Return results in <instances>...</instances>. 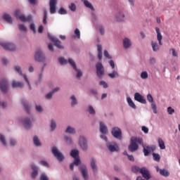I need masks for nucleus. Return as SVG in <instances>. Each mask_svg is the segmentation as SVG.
<instances>
[{"label": "nucleus", "instance_id": "obj_1", "mask_svg": "<svg viewBox=\"0 0 180 180\" xmlns=\"http://www.w3.org/2000/svg\"><path fill=\"white\" fill-rule=\"evenodd\" d=\"M143 143V139L137 137H132L131 139L130 145L128 147L129 151L131 153H134L139 150V144Z\"/></svg>", "mask_w": 180, "mask_h": 180}, {"label": "nucleus", "instance_id": "obj_2", "mask_svg": "<svg viewBox=\"0 0 180 180\" xmlns=\"http://www.w3.org/2000/svg\"><path fill=\"white\" fill-rule=\"evenodd\" d=\"M15 16L22 22H30L32 20V15H28L26 18L24 15H20V11L19 10L15 11Z\"/></svg>", "mask_w": 180, "mask_h": 180}, {"label": "nucleus", "instance_id": "obj_3", "mask_svg": "<svg viewBox=\"0 0 180 180\" xmlns=\"http://www.w3.org/2000/svg\"><path fill=\"white\" fill-rule=\"evenodd\" d=\"M35 61H38V63H43L46 60V57L44 54L40 49H37L35 52L34 55Z\"/></svg>", "mask_w": 180, "mask_h": 180}, {"label": "nucleus", "instance_id": "obj_4", "mask_svg": "<svg viewBox=\"0 0 180 180\" xmlns=\"http://www.w3.org/2000/svg\"><path fill=\"white\" fill-rule=\"evenodd\" d=\"M96 74L98 78H102L105 74V69L103 68V65L101 63H97L96 65Z\"/></svg>", "mask_w": 180, "mask_h": 180}, {"label": "nucleus", "instance_id": "obj_5", "mask_svg": "<svg viewBox=\"0 0 180 180\" xmlns=\"http://www.w3.org/2000/svg\"><path fill=\"white\" fill-rule=\"evenodd\" d=\"M52 153L58 161H64V155H63V153H61L56 147L52 148Z\"/></svg>", "mask_w": 180, "mask_h": 180}, {"label": "nucleus", "instance_id": "obj_6", "mask_svg": "<svg viewBox=\"0 0 180 180\" xmlns=\"http://www.w3.org/2000/svg\"><path fill=\"white\" fill-rule=\"evenodd\" d=\"M111 134L115 137V139H117L118 140H122V130L119 127H114L112 129Z\"/></svg>", "mask_w": 180, "mask_h": 180}, {"label": "nucleus", "instance_id": "obj_7", "mask_svg": "<svg viewBox=\"0 0 180 180\" xmlns=\"http://www.w3.org/2000/svg\"><path fill=\"white\" fill-rule=\"evenodd\" d=\"M4 50H8V51H15L16 50V46L13 43L6 42L0 44Z\"/></svg>", "mask_w": 180, "mask_h": 180}, {"label": "nucleus", "instance_id": "obj_8", "mask_svg": "<svg viewBox=\"0 0 180 180\" xmlns=\"http://www.w3.org/2000/svg\"><path fill=\"white\" fill-rule=\"evenodd\" d=\"M68 63H69V64H70V65H72V67H73V69L76 71L77 78L82 77V72L81 71V70H78L77 68V65L75 64V61H74V60H72V58H69L68 59Z\"/></svg>", "mask_w": 180, "mask_h": 180}, {"label": "nucleus", "instance_id": "obj_9", "mask_svg": "<svg viewBox=\"0 0 180 180\" xmlns=\"http://www.w3.org/2000/svg\"><path fill=\"white\" fill-rule=\"evenodd\" d=\"M49 39H50V40H51V41H53L54 45L58 48V49H64V46H63V45H61V42L60 41V39L53 37L51 34H48Z\"/></svg>", "mask_w": 180, "mask_h": 180}, {"label": "nucleus", "instance_id": "obj_10", "mask_svg": "<svg viewBox=\"0 0 180 180\" xmlns=\"http://www.w3.org/2000/svg\"><path fill=\"white\" fill-rule=\"evenodd\" d=\"M134 99L136 101V102H139V103H143V105L147 103V101H146L144 96L141 95L140 93L134 94Z\"/></svg>", "mask_w": 180, "mask_h": 180}, {"label": "nucleus", "instance_id": "obj_11", "mask_svg": "<svg viewBox=\"0 0 180 180\" xmlns=\"http://www.w3.org/2000/svg\"><path fill=\"white\" fill-rule=\"evenodd\" d=\"M155 151V146H143V153L145 157H147L150 154V153H153Z\"/></svg>", "mask_w": 180, "mask_h": 180}, {"label": "nucleus", "instance_id": "obj_12", "mask_svg": "<svg viewBox=\"0 0 180 180\" xmlns=\"http://www.w3.org/2000/svg\"><path fill=\"white\" fill-rule=\"evenodd\" d=\"M0 89H1L2 92H8V82L6 79H3L0 81Z\"/></svg>", "mask_w": 180, "mask_h": 180}, {"label": "nucleus", "instance_id": "obj_13", "mask_svg": "<svg viewBox=\"0 0 180 180\" xmlns=\"http://www.w3.org/2000/svg\"><path fill=\"white\" fill-rule=\"evenodd\" d=\"M107 147L111 153H115V151H119V146H117V143H116V142L108 143L107 145Z\"/></svg>", "mask_w": 180, "mask_h": 180}, {"label": "nucleus", "instance_id": "obj_14", "mask_svg": "<svg viewBox=\"0 0 180 180\" xmlns=\"http://www.w3.org/2000/svg\"><path fill=\"white\" fill-rule=\"evenodd\" d=\"M79 144L82 150L86 151L88 148V144L86 143V139L84 136H81L79 138Z\"/></svg>", "mask_w": 180, "mask_h": 180}, {"label": "nucleus", "instance_id": "obj_15", "mask_svg": "<svg viewBox=\"0 0 180 180\" xmlns=\"http://www.w3.org/2000/svg\"><path fill=\"white\" fill-rule=\"evenodd\" d=\"M57 5V0H50L49 6H50V13H56V6Z\"/></svg>", "mask_w": 180, "mask_h": 180}, {"label": "nucleus", "instance_id": "obj_16", "mask_svg": "<svg viewBox=\"0 0 180 180\" xmlns=\"http://www.w3.org/2000/svg\"><path fill=\"white\" fill-rule=\"evenodd\" d=\"M140 174H141L143 178H145V179H150V173H148V170L146 167L140 169Z\"/></svg>", "mask_w": 180, "mask_h": 180}, {"label": "nucleus", "instance_id": "obj_17", "mask_svg": "<svg viewBox=\"0 0 180 180\" xmlns=\"http://www.w3.org/2000/svg\"><path fill=\"white\" fill-rule=\"evenodd\" d=\"M80 172L84 180H88V170L86 166L80 167Z\"/></svg>", "mask_w": 180, "mask_h": 180}, {"label": "nucleus", "instance_id": "obj_18", "mask_svg": "<svg viewBox=\"0 0 180 180\" xmlns=\"http://www.w3.org/2000/svg\"><path fill=\"white\" fill-rule=\"evenodd\" d=\"M3 19L6 22H7V23H10L11 25H12V23H13V20H12V17L8 13H5L3 15Z\"/></svg>", "mask_w": 180, "mask_h": 180}, {"label": "nucleus", "instance_id": "obj_19", "mask_svg": "<svg viewBox=\"0 0 180 180\" xmlns=\"http://www.w3.org/2000/svg\"><path fill=\"white\" fill-rule=\"evenodd\" d=\"M156 33H157V39L158 41L159 45L162 46V42L161 41L162 40V35L161 34V32H160V28L155 27Z\"/></svg>", "mask_w": 180, "mask_h": 180}, {"label": "nucleus", "instance_id": "obj_20", "mask_svg": "<svg viewBox=\"0 0 180 180\" xmlns=\"http://www.w3.org/2000/svg\"><path fill=\"white\" fill-rule=\"evenodd\" d=\"M32 168L33 169V172H32L31 176L32 178H33V179H34V178H36L37 175H39V171H38L39 169L34 165H32Z\"/></svg>", "mask_w": 180, "mask_h": 180}, {"label": "nucleus", "instance_id": "obj_21", "mask_svg": "<svg viewBox=\"0 0 180 180\" xmlns=\"http://www.w3.org/2000/svg\"><path fill=\"white\" fill-rule=\"evenodd\" d=\"M24 127L25 129H30L32 127V120L30 118H26L23 121Z\"/></svg>", "mask_w": 180, "mask_h": 180}, {"label": "nucleus", "instance_id": "obj_22", "mask_svg": "<svg viewBox=\"0 0 180 180\" xmlns=\"http://www.w3.org/2000/svg\"><path fill=\"white\" fill-rule=\"evenodd\" d=\"M100 131L103 134H106V133H108V127L102 122H100Z\"/></svg>", "mask_w": 180, "mask_h": 180}, {"label": "nucleus", "instance_id": "obj_23", "mask_svg": "<svg viewBox=\"0 0 180 180\" xmlns=\"http://www.w3.org/2000/svg\"><path fill=\"white\" fill-rule=\"evenodd\" d=\"M90 164L94 172H96L98 171V166H96V161H95V159L91 158L90 160Z\"/></svg>", "mask_w": 180, "mask_h": 180}, {"label": "nucleus", "instance_id": "obj_24", "mask_svg": "<svg viewBox=\"0 0 180 180\" xmlns=\"http://www.w3.org/2000/svg\"><path fill=\"white\" fill-rule=\"evenodd\" d=\"M25 84L20 82H16L15 80L12 82V87L13 88H23Z\"/></svg>", "mask_w": 180, "mask_h": 180}, {"label": "nucleus", "instance_id": "obj_25", "mask_svg": "<svg viewBox=\"0 0 180 180\" xmlns=\"http://www.w3.org/2000/svg\"><path fill=\"white\" fill-rule=\"evenodd\" d=\"M123 44H124V49H129V47L131 46V41L128 38H125L123 40Z\"/></svg>", "mask_w": 180, "mask_h": 180}, {"label": "nucleus", "instance_id": "obj_26", "mask_svg": "<svg viewBox=\"0 0 180 180\" xmlns=\"http://www.w3.org/2000/svg\"><path fill=\"white\" fill-rule=\"evenodd\" d=\"M127 101L130 108H132V109H136V104H134V102H133V100H131V98L127 97Z\"/></svg>", "mask_w": 180, "mask_h": 180}, {"label": "nucleus", "instance_id": "obj_27", "mask_svg": "<svg viewBox=\"0 0 180 180\" xmlns=\"http://www.w3.org/2000/svg\"><path fill=\"white\" fill-rule=\"evenodd\" d=\"M158 141L160 148L161 150H165V143L164 142L162 139L159 138Z\"/></svg>", "mask_w": 180, "mask_h": 180}, {"label": "nucleus", "instance_id": "obj_28", "mask_svg": "<svg viewBox=\"0 0 180 180\" xmlns=\"http://www.w3.org/2000/svg\"><path fill=\"white\" fill-rule=\"evenodd\" d=\"M151 46L153 51H158V50H160V46H158V44H157L155 41H152Z\"/></svg>", "mask_w": 180, "mask_h": 180}, {"label": "nucleus", "instance_id": "obj_29", "mask_svg": "<svg viewBox=\"0 0 180 180\" xmlns=\"http://www.w3.org/2000/svg\"><path fill=\"white\" fill-rule=\"evenodd\" d=\"M84 4L86 8H89V9H91V11H95L94 6H92V4L89 2L88 0H84Z\"/></svg>", "mask_w": 180, "mask_h": 180}, {"label": "nucleus", "instance_id": "obj_30", "mask_svg": "<svg viewBox=\"0 0 180 180\" xmlns=\"http://www.w3.org/2000/svg\"><path fill=\"white\" fill-rule=\"evenodd\" d=\"M79 155V151H78V150H72L70 152V155L73 158H77Z\"/></svg>", "mask_w": 180, "mask_h": 180}, {"label": "nucleus", "instance_id": "obj_31", "mask_svg": "<svg viewBox=\"0 0 180 180\" xmlns=\"http://www.w3.org/2000/svg\"><path fill=\"white\" fill-rule=\"evenodd\" d=\"M33 141H34V146H36L37 147H40V146H41V143H40V140L39 139V137L34 136Z\"/></svg>", "mask_w": 180, "mask_h": 180}, {"label": "nucleus", "instance_id": "obj_32", "mask_svg": "<svg viewBox=\"0 0 180 180\" xmlns=\"http://www.w3.org/2000/svg\"><path fill=\"white\" fill-rule=\"evenodd\" d=\"M65 133H69L70 134H75V129L68 126L65 130Z\"/></svg>", "mask_w": 180, "mask_h": 180}, {"label": "nucleus", "instance_id": "obj_33", "mask_svg": "<svg viewBox=\"0 0 180 180\" xmlns=\"http://www.w3.org/2000/svg\"><path fill=\"white\" fill-rule=\"evenodd\" d=\"M123 19H124V14L122 13H118L116 16V20H117V22H122Z\"/></svg>", "mask_w": 180, "mask_h": 180}, {"label": "nucleus", "instance_id": "obj_34", "mask_svg": "<svg viewBox=\"0 0 180 180\" xmlns=\"http://www.w3.org/2000/svg\"><path fill=\"white\" fill-rule=\"evenodd\" d=\"M153 157L154 161H157V162H160V160H161V156L158 153H153L152 154Z\"/></svg>", "mask_w": 180, "mask_h": 180}, {"label": "nucleus", "instance_id": "obj_35", "mask_svg": "<svg viewBox=\"0 0 180 180\" xmlns=\"http://www.w3.org/2000/svg\"><path fill=\"white\" fill-rule=\"evenodd\" d=\"M108 77L110 78H117L119 77V73L116 70H113L112 73H108Z\"/></svg>", "mask_w": 180, "mask_h": 180}, {"label": "nucleus", "instance_id": "obj_36", "mask_svg": "<svg viewBox=\"0 0 180 180\" xmlns=\"http://www.w3.org/2000/svg\"><path fill=\"white\" fill-rule=\"evenodd\" d=\"M160 175H162L163 176H168L169 175V172L168 171L165 170V169L160 170Z\"/></svg>", "mask_w": 180, "mask_h": 180}, {"label": "nucleus", "instance_id": "obj_37", "mask_svg": "<svg viewBox=\"0 0 180 180\" xmlns=\"http://www.w3.org/2000/svg\"><path fill=\"white\" fill-rule=\"evenodd\" d=\"M70 99L72 100L71 105L72 106H75L78 102L77 101V98H75V96H72L70 97Z\"/></svg>", "mask_w": 180, "mask_h": 180}, {"label": "nucleus", "instance_id": "obj_38", "mask_svg": "<svg viewBox=\"0 0 180 180\" xmlns=\"http://www.w3.org/2000/svg\"><path fill=\"white\" fill-rule=\"evenodd\" d=\"M57 127V124L56 123V121L54 120H51V129L56 130V128Z\"/></svg>", "mask_w": 180, "mask_h": 180}, {"label": "nucleus", "instance_id": "obj_39", "mask_svg": "<svg viewBox=\"0 0 180 180\" xmlns=\"http://www.w3.org/2000/svg\"><path fill=\"white\" fill-rule=\"evenodd\" d=\"M141 78H142V79H147V78H148V73L146 71H143L141 73Z\"/></svg>", "mask_w": 180, "mask_h": 180}, {"label": "nucleus", "instance_id": "obj_40", "mask_svg": "<svg viewBox=\"0 0 180 180\" xmlns=\"http://www.w3.org/2000/svg\"><path fill=\"white\" fill-rule=\"evenodd\" d=\"M22 103L24 106V109L25 110V112H27V113H29V104H27V103H26V101H22Z\"/></svg>", "mask_w": 180, "mask_h": 180}, {"label": "nucleus", "instance_id": "obj_41", "mask_svg": "<svg viewBox=\"0 0 180 180\" xmlns=\"http://www.w3.org/2000/svg\"><path fill=\"white\" fill-rule=\"evenodd\" d=\"M58 61H59L60 64H61V65H64L68 63L67 59H65L64 58H59Z\"/></svg>", "mask_w": 180, "mask_h": 180}, {"label": "nucleus", "instance_id": "obj_42", "mask_svg": "<svg viewBox=\"0 0 180 180\" xmlns=\"http://www.w3.org/2000/svg\"><path fill=\"white\" fill-rule=\"evenodd\" d=\"M44 25H47V11L44 10V19H43Z\"/></svg>", "mask_w": 180, "mask_h": 180}, {"label": "nucleus", "instance_id": "obj_43", "mask_svg": "<svg viewBox=\"0 0 180 180\" xmlns=\"http://www.w3.org/2000/svg\"><path fill=\"white\" fill-rule=\"evenodd\" d=\"M75 34L77 39H81V32L78 28H76L75 30Z\"/></svg>", "mask_w": 180, "mask_h": 180}, {"label": "nucleus", "instance_id": "obj_44", "mask_svg": "<svg viewBox=\"0 0 180 180\" xmlns=\"http://www.w3.org/2000/svg\"><path fill=\"white\" fill-rule=\"evenodd\" d=\"M141 169H140L139 167H137V166H133L132 167H131V171H132V172H134L135 174L136 173H137V172H140V170H141Z\"/></svg>", "mask_w": 180, "mask_h": 180}, {"label": "nucleus", "instance_id": "obj_45", "mask_svg": "<svg viewBox=\"0 0 180 180\" xmlns=\"http://www.w3.org/2000/svg\"><path fill=\"white\" fill-rule=\"evenodd\" d=\"M69 9H70V11H72V12H75V11L77 10V6H75V4L74 3H72L69 6Z\"/></svg>", "mask_w": 180, "mask_h": 180}, {"label": "nucleus", "instance_id": "obj_46", "mask_svg": "<svg viewBox=\"0 0 180 180\" xmlns=\"http://www.w3.org/2000/svg\"><path fill=\"white\" fill-rule=\"evenodd\" d=\"M0 141L2 143L3 146H6V141L5 140V136L0 134Z\"/></svg>", "mask_w": 180, "mask_h": 180}, {"label": "nucleus", "instance_id": "obj_47", "mask_svg": "<svg viewBox=\"0 0 180 180\" xmlns=\"http://www.w3.org/2000/svg\"><path fill=\"white\" fill-rule=\"evenodd\" d=\"M147 100L150 103H153L154 102V98H153V96L150 94L147 95Z\"/></svg>", "mask_w": 180, "mask_h": 180}, {"label": "nucleus", "instance_id": "obj_48", "mask_svg": "<svg viewBox=\"0 0 180 180\" xmlns=\"http://www.w3.org/2000/svg\"><path fill=\"white\" fill-rule=\"evenodd\" d=\"M39 164H41V165H43V167H46L47 168H49V162H47L46 160L39 161Z\"/></svg>", "mask_w": 180, "mask_h": 180}, {"label": "nucleus", "instance_id": "obj_49", "mask_svg": "<svg viewBox=\"0 0 180 180\" xmlns=\"http://www.w3.org/2000/svg\"><path fill=\"white\" fill-rule=\"evenodd\" d=\"M60 15H67V11L64 8H60L58 11Z\"/></svg>", "mask_w": 180, "mask_h": 180}, {"label": "nucleus", "instance_id": "obj_50", "mask_svg": "<svg viewBox=\"0 0 180 180\" xmlns=\"http://www.w3.org/2000/svg\"><path fill=\"white\" fill-rule=\"evenodd\" d=\"M23 77L27 85L29 86V89H32V86H30V82H29V79H27V76L26 75H23Z\"/></svg>", "mask_w": 180, "mask_h": 180}, {"label": "nucleus", "instance_id": "obj_51", "mask_svg": "<svg viewBox=\"0 0 180 180\" xmlns=\"http://www.w3.org/2000/svg\"><path fill=\"white\" fill-rule=\"evenodd\" d=\"M89 112L90 113V115H95L96 113L95 110L94 109V107H92L91 105L89 106Z\"/></svg>", "mask_w": 180, "mask_h": 180}, {"label": "nucleus", "instance_id": "obj_52", "mask_svg": "<svg viewBox=\"0 0 180 180\" xmlns=\"http://www.w3.org/2000/svg\"><path fill=\"white\" fill-rule=\"evenodd\" d=\"M18 28L22 31V32H26L27 29L24 25L20 24L18 25Z\"/></svg>", "mask_w": 180, "mask_h": 180}, {"label": "nucleus", "instance_id": "obj_53", "mask_svg": "<svg viewBox=\"0 0 180 180\" xmlns=\"http://www.w3.org/2000/svg\"><path fill=\"white\" fill-rule=\"evenodd\" d=\"M75 165H79L81 164V160H79V158H75V161L73 162Z\"/></svg>", "mask_w": 180, "mask_h": 180}, {"label": "nucleus", "instance_id": "obj_54", "mask_svg": "<svg viewBox=\"0 0 180 180\" xmlns=\"http://www.w3.org/2000/svg\"><path fill=\"white\" fill-rule=\"evenodd\" d=\"M65 140L68 144H72V139L68 136H65Z\"/></svg>", "mask_w": 180, "mask_h": 180}, {"label": "nucleus", "instance_id": "obj_55", "mask_svg": "<svg viewBox=\"0 0 180 180\" xmlns=\"http://www.w3.org/2000/svg\"><path fill=\"white\" fill-rule=\"evenodd\" d=\"M167 112L169 113V115H172V113H175V110L172 108V107H169L167 108Z\"/></svg>", "mask_w": 180, "mask_h": 180}, {"label": "nucleus", "instance_id": "obj_56", "mask_svg": "<svg viewBox=\"0 0 180 180\" xmlns=\"http://www.w3.org/2000/svg\"><path fill=\"white\" fill-rule=\"evenodd\" d=\"M53 94H53L52 91H51L50 93L46 94L45 98H46V99H51V98H53Z\"/></svg>", "mask_w": 180, "mask_h": 180}, {"label": "nucleus", "instance_id": "obj_57", "mask_svg": "<svg viewBox=\"0 0 180 180\" xmlns=\"http://www.w3.org/2000/svg\"><path fill=\"white\" fill-rule=\"evenodd\" d=\"M15 70L17 72H18V74L21 75H23L22 74V70L20 69V66H15Z\"/></svg>", "mask_w": 180, "mask_h": 180}, {"label": "nucleus", "instance_id": "obj_58", "mask_svg": "<svg viewBox=\"0 0 180 180\" xmlns=\"http://www.w3.org/2000/svg\"><path fill=\"white\" fill-rule=\"evenodd\" d=\"M151 108L153 110V113L156 114L157 113V105H155V104H154V103H152L151 104Z\"/></svg>", "mask_w": 180, "mask_h": 180}, {"label": "nucleus", "instance_id": "obj_59", "mask_svg": "<svg viewBox=\"0 0 180 180\" xmlns=\"http://www.w3.org/2000/svg\"><path fill=\"white\" fill-rule=\"evenodd\" d=\"M99 85H103V88H108V83L105 82L101 81Z\"/></svg>", "mask_w": 180, "mask_h": 180}, {"label": "nucleus", "instance_id": "obj_60", "mask_svg": "<svg viewBox=\"0 0 180 180\" xmlns=\"http://www.w3.org/2000/svg\"><path fill=\"white\" fill-rule=\"evenodd\" d=\"M141 130H142V131H143V133H145L146 134H147L148 133V129L146 127H145V126H143V127H141Z\"/></svg>", "mask_w": 180, "mask_h": 180}, {"label": "nucleus", "instance_id": "obj_61", "mask_svg": "<svg viewBox=\"0 0 180 180\" xmlns=\"http://www.w3.org/2000/svg\"><path fill=\"white\" fill-rule=\"evenodd\" d=\"M30 29L32 30L34 33H36V27H34V24H31L30 25Z\"/></svg>", "mask_w": 180, "mask_h": 180}, {"label": "nucleus", "instance_id": "obj_62", "mask_svg": "<svg viewBox=\"0 0 180 180\" xmlns=\"http://www.w3.org/2000/svg\"><path fill=\"white\" fill-rule=\"evenodd\" d=\"M36 110L37 112H43V108L41 105H36Z\"/></svg>", "mask_w": 180, "mask_h": 180}, {"label": "nucleus", "instance_id": "obj_63", "mask_svg": "<svg viewBox=\"0 0 180 180\" xmlns=\"http://www.w3.org/2000/svg\"><path fill=\"white\" fill-rule=\"evenodd\" d=\"M10 145L11 146H15L16 145V141L15 139H11L10 140Z\"/></svg>", "mask_w": 180, "mask_h": 180}, {"label": "nucleus", "instance_id": "obj_64", "mask_svg": "<svg viewBox=\"0 0 180 180\" xmlns=\"http://www.w3.org/2000/svg\"><path fill=\"white\" fill-rule=\"evenodd\" d=\"M40 180H49V177L46 174H41Z\"/></svg>", "mask_w": 180, "mask_h": 180}]
</instances>
